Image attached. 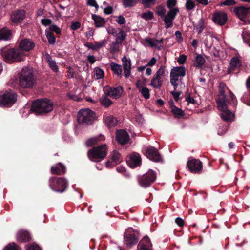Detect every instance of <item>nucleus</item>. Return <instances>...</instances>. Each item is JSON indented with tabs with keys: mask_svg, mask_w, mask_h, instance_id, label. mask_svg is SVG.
<instances>
[{
	"mask_svg": "<svg viewBox=\"0 0 250 250\" xmlns=\"http://www.w3.org/2000/svg\"><path fill=\"white\" fill-rule=\"evenodd\" d=\"M25 17V12L23 10H16L12 13L11 20L12 23L18 24L21 23Z\"/></svg>",
	"mask_w": 250,
	"mask_h": 250,
	"instance_id": "16",
	"label": "nucleus"
},
{
	"mask_svg": "<svg viewBox=\"0 0 250 250\" xmlns=\"http://www.w3.org/2000/svg\"><path fill=\"white\" fill-rule=\"evenodd\" d=\"M48 183L50 188L57 192H64L68 186L67 181L63 177H51Z\"/></svg>",
	"mask_w": 250,
	"mask_h": 250,
	"instance_id": "5",
	"label": "nucleus"
},
{
	"mask_svg": "<svg viewBox=\"0 0 250 250\" xmlns=\"http://www.w3.org/2000/svg\"><path fill=\"white\" fill-rule=\"evenodd\" d=\"M20 81L19 79H10L8 85L12 88L20 89Z\"/></svg>",
	"mask_w": 250,
	"mask_h": 250,
	"instance_id": "44",
	"label": "nucleus"
},
{
	"mask_svg": "<svg viewBox=\"0 0 250 250\" xmlns=\"http://www.w3.org/2000/svg\"><path fill=\"white\" fill-rule=\"evenodd\" d=\"M242 37L244 42L250 46V35L246 32H244L242 33Z\"/></svg>",
	"mask_w": 250,
	"mask_h": 250,
	"instance_id": "61",
	"label": "nucleus"
},
{
	"mask_svg": "<svg viewBox=\"0 0 250 250\" xmlns=\"http://www.w3.org/2000/svg\"><path fill=\"white\" fill-rule=\"evenodd\" d=\"M227 15L224 12H216L213 15L212 20L214 22L219 25H224L227 21Z\"/></svg>",
	"mask_w": 250,
	"mask_h": 250,
	"instance_id": "15",
	"label": "nucleus"
},
{
	"mask_svg": "<svg viewBox=\"0 0 250 250\" xmlns=\"http://www.w3.org/2000/svg\"><path fill=\"white\" fill-rule=\"evenodd\" d=\"M110 66L113 72L117 74V76L121 75L122 72V66L121 65L118 64L114 62H112L110 64Z\"/></svg>",
	"mask_w": 250,
	"mask_h": 250,
	"instance_id": "38",
	"label": "nucleus"
},
{
	"mask_svg": "<svg viewBox=\"0 0 250 250\" xmlns=\"http://www.w3.org/2000/svg\"><path fill=\"white\" fill-rule=\"evenodd\" d=\"M104 138L103 136H100L99 138L94 137L89 139L86 141V146L87 147H91L96 145L99 140H102Z\"/></svg>",
	"mask_w": 250,
	"mask_h": 250,
	"instance_id": "37",
	"label": "nucleus"
},
{
	"mask_svg": "<svg viewBox=\"0 0 250 250\" xmlns=\"http://www.w3.org/2000/svg\"><path fill=\"white\" fill-rule=\"evenodd\" d=\"M156 3V0H142V4L146 8H149Z\"/></svg>",
	"mask_w": 250,
	"mask_h": 250,
	"instance_id": "46",
	"label": "nucleus"
},
{
	"mask_svg": "<svg viewBox=\"0 0 250 250\" xmlns=\"http://www.w3.org/2000/svg\"><path fill=\"white\" fill-rule=\"evenodd\" d=\"M187 167L189 170L193 173L200 174L202 171V162L197 159L190 157L187 163Z\"/></svg>",
	"mask_w": 250,
	"mask_h": 250,
	"instance_id": "10",
	"label": "nucleus"
},
{
	"mask_svg": "<svg viewBox=\"0 0 250 250\" xmlns=\"http://www.w3.org/2000/svg\"><path fill=\"white\" fill-rule=\"evenodd\" d=\"M51 172L52 174L62 175L66 172V167L62 163H59L51 167Z\"/></svg>",
	"mask_w": 250,
	"mask_h": 250,
	"instance_id": "25",
	"label": "nucleus"
},
{
	"mask_svg": "<svg viewBox=\"0 0 250 250\" xmlns=\"http://www.w3.org/2000/svg\"><path fill=\"white\" fill-rule=\"evenodd\" d=\"M240 62L238 58H232L230 62V66L228 68L229 73H230L234 68L240 67Z\"/></svg>",
	"mask_w": 250,
	"mask_h": 250,
	"instance_id": "33",
	"label": "nucleus"
},
{
	"mask_svg": "<svg viewBox=\"0 0 250 250\" xmlns=\"http://www.w3.org/2000/svg\"><path fill=\"white\" fill-rule=\"evenodd\" d=\"M46 60L47 61L49 67L54 72H57L58 70V66L54 60H53L49 54H47L45 56Z\"/></svg>",
	"mask_w": 250,
	"mask_h": 250,
	"instance_id": "35",
	"label": "nucleus"
},
{
	"mask_svg": "<svg viewBox=\"0 0 250 250\" xmlns=\"http://www.w3.org/2000/svg\"><path fill=\"white\" fill-rule=\"evenodd\" d=\"M225 88L229 90L224 83H220L219 86V94L216 100L219 110L226 108L229 104L227 96L225 94Z\"/></svg>",
	"mask_w": 250,
	"mask_h": 250,
	"instance_id": "9",
	"label": "nucleus"
},
{
	"mask_svg": "<svg viewBox=\"0 0 250 250\" xmlns=\"http://www.w3.org/2000/svg\"><path fill=\"white\" fill-rule=\"evenodd\" d=\"M121 43L115 41V42H113L111 45H110V50L112 52L115 53L119 50L120 48V44H121Z\"/></svg>",
	"mask_w": 250,
	"mask_h": 250,
	"instance_id": "47",
	"label": "nucleus"
},
{
	"mask_svg": "<svg viewBox=\"0 0 250 250\" xmlns=\"http://www.w3.org/2000/svg\"><path fill=\"white\" fill-rule=\"evenodd\" d=\"M126 36V33L124 31L120 30L118 34H117V35L115 37V41L122 43V42L125 39Z\"/></svg>",
	"mask_w": 250,
	"mask_h": 250,
	"instance_id": "39",
	"label": "nucleus"
},
{
	"mask_svg": "<svg viewBox=\"0 0 250 250\" xmlns=\"http://www.w3.org/2000/svg\"><path fill=\"white\" fill-rule=\"evenodd\" d=\"M103 119L108 128L115 126L118 123L117 119L112 115L106 116L104 115Z\"/></svg>",
	"mask_w": 250,
	"mask_h": 250,
	"instance_id": "26",
	"label": "nucleus"
},
{
	"mask_svg": "<svg viewBox=\"0 0 250 250\" xmlns=\"http://www.w3.org/2000/svg\"><path fill=\"white\" fill-rule=\"evenodd\" d=\"M205 62V60L204 57L201 55H198L196 58V65L198 66H201L203 65Z\"/></svg>",
	"mask_w": 250,
	"mask_h": 250,
	"instance_id": "54",
	"label": "nucleus"
},
{
	"mask_svg": "<svg viewBox=\"0 0 250 250\" xmlns=\"http://www.w3.org/2000/svg\"><path fill=\"white\" fill-rule=\"evenodd\" d=\"M123 62V66L124 70V76L125 77H128L130 74L131 70V60L126 56H124L122 59Z\"/></svg>",
	"mask_w": 250,
	"mask_h": 250,
	"instance_id": "24",
	"label": "nucleus"
},
{
	"mask_svg": "<svg viewBox=\"0 0 250 250\" xmlns=\"http://www.w3.org/2000/svg\"><path fill=\"white\" fill-rule=\"evenodd\" d=\"M195 3L192 0H187L185 3V8L187 10H192L195 7Z\"/></svg>",
	"mask_w": 250,
	"mask_h": 250,
	"instance_id": "48",
	"label": "nucleus"
},
{
	"mask_svg": "<svg viewBox=\"0 0 250 250\" xmlns=\"http://www.w3.org/2000/svg\"><path fill=\"white\" fill-rule=\"evenodd\" d=\"M177 4V0H167V6L169 10L173 9Z\"/></svg>",
	"mask_w": 250,
	"mask_h": 250,
	"instance_id": "59",
	"label": "nucleus"
},
{
	"mask_svg": "<svg viewBox=\"0 0 250 250\" xmlns=\"http://www.w3.org/2000/svg\"><path fill=\"white\" fill-rule=\"evenodd\" d=\"M86 3L90 6L94 7L96 11L98 10L99 6L97 3L96 0H86Z\"/></svg>",
	"mask_w": 250,
	"mask_h": 250,
	"instance_id": "60",
	"label": "nucleus"
},
{
	"mask_svg": "<svg viewBox=\"0 0 250 250\" xmlns=\"http://www.w3.org/2000/svg\"><path fill=\"white\" fill-rule=\"evenodd\" d=\"M156 12L163 19L165 23V28L168 29L173 26V20L179 12V9L176 7L173 9L169 10L167 14H166V8L162 5H159L156 7Z\"/></svg>",
	"mask_w": 250,
	"mask_h": 250,
	"instance_id": "2",
	"label": "nucleus"
},
{
	"mask_svg": "<svg viewBox=\"0 0 250 250\" xmlns=\"http://www.w3.org/2000/svg\"><path fill=\"white\" fill-rule=\"evenodd\" d=\"M116 139L120 144L125 145L128 142L129 136L126 131L121 129L117 130Z\"/></svg>",
	"mask_w": 250,
	"mask_h": 250,
	"instance_id": "18",
	"label": "nucleus"
},
{
	"mask_svg": "<svg viewBox=\"0 0 250 250\" xmlns=\"http://www.w3.org/2000/svg\"><path fill=\"white\" fill-rule=\"evenodd\" d=\"M17 77L18 78H32L35 76L32 67H25L18 71Z\"/></svg>",
	"mask_w": 250,
	"mask_h": 250,
	"instance_id": "22",
	"label": "nucleus"
},
{
	"mask_svg": "<svg viewBox=\"0 0 250 250\" xmlns=\"http://www.w3.org/2000/svg\"><path fill=\"white\" fill-rule=\"evenodd\" d=\"M26 250H41L40 246L35 243L28 244L25 246Z\"/></svg>",
	"mask_w": 250,
	"mask_h": 250,
	"instance_id": "56",
	"label": "nucleus"
},
{
	"mask_svg": "<svg viewBox=\"0 0 250 250\" xmlns=\"http://www.w3.org/2000/svg\"><path fill=\"white\" fill-rule=\"evenodd\" d=\"M92 18L94 21L96 27H100L104 25L105 21L104 18L95 14L92 15Z\"/></svg>",
	"mask_w": 250,
	"mask_h": 250,
	"instance_id": "31",
	"label": "nucleus"
},
{
	"mask_svg": "<svg viewBox=\"0 0 250 250\" xmlns=\"http://www.w3.org/2000/svg\"><path fill=\"white\" fill-rule=\"evenodd\" d=\"M234 11L240 20L246 23L249 21V20L247 18V16L248 14H250V7H245L244 6L236 7L234 8Z\"/></svg>",
	"mask_w": 250,
	"mask_h": 250,
	"instance_id": "14",
	"label": "nucleus"
},
{
	"mask_svg": "<svg viewBox=\"0 0 250 250\" xmlns=\"http://www.w3.org/2000/svg\"><path fill=\"white\" fill-rule=\"evenodd\" d=\"M137 2V0H123L122 3L125 8H127L134 6Z\"/></svg>",
	"mask_w": 250,
	"mask_h": 250,
	"instance_id": "43",
	"label": "nucleus"
},
{
	"mask_svg": "<svg viewBox=\"0 0 250 250\" xmlns=\"http://www.w3.org/2000/svg\"><path fill=\"white\" fill-rule=\"evenodd\" d=\"M95 119V113L88 108L81 109L78 112V122L80 124L92 125Z\"/></svg>",
	"mask_w": 250,
	"mask_h": 250,
	"instance_id": "6",
	"label": "nucleus"
},
{
	"mask_svg": "<svg viewBox=\"0 0 250 250\" xmlns=\"http://www.w3.org/2000/svg\"><path fill=\"white\" fill-rule=\"evenodd\" d=\"M152 246L149 238L146 236L139 242L137 248L139 250H151Z\"/></svg>",
	"mask_w": 250,
	"mask_h": 250,
	"instance_id": "23",
	"label": "nucleus"
},
{
	"mask_svg": "<svg viewBox=\"0 0 250 250\" xmlns=\"http://www.w3.org/2000/svg\"><path fill=\"white\" fill-rule=\"evenodd\" d=\"M17 240L20 243H26L31 241L32 237L28 231L21 230L17 233Z\"/></svg>",
	"mask_w": 250,
	"mask_h": 250,
	"instance_id": "21",
	"label": "nucleus"
},
{
	"mask_svg": "<svg viewBox=\"0 0 250 250\" xmlns=\"http://www.w3.org/2000/svg\"><path fill=\"white\" fill-rule=\"evenodd\" d=\"M185 75V69L183 67H177L173 68L170 73L172 78L184 77Z\"/></svg>",
	"mask_w": 250,
	"mask_h": 250,
	"instance_id": "28",
	"label": "nucleus"
},
{
	"mask_svg": "<svg viewBox=\"0 0 250 250\" xmlns=\"http://www.w3.org/2000/svg\"><path fill=\"white\" fill-rule=\"evenodd\" d=\"M3 250H21L18 245L13 242L9 243L4 249Z\"/></svg>",
	"mask_w": 250,
	"mask_h": 250,
	"instance_id": "51",
	"label": "nucleus"
},
{
	"mask_svg": "<svg viewBox=\"0 0 250 250\" xmlns=\"http://www.w3.org/2000/svg\"><path fill=\"white\" fill-rule=\"evenodd\" d=\"M236 4V2L234 0H226L222 1L220 3V6H232Z\"/></svg>",
	"mask_w": 250,
	"mask_h": 250,
	"instance_id": "58",
	"label": "nucleus"
},
{
	"mask_svg": "<svg viewBox=\"0 0 250 250\" xmlns=\"http://www.w3.org/2000/svg\"><path fill=\"white\" fill-rule=\"evenodd\" d=\"M170 83L175 91H181V89L185 87V84L182 83L181 79H170Z\"/></svg>",
	"mask_w": 250,
	"mask_h": 250,
	"instance_id": "29",
	"label": "nucleus"
},
{
	"mask_svg": "<svg viewBox=\"0 0 250 250\" xmlns=\"http://www.w3.org/2000/svg\"><path fill=\"white\" fill-rule=\"evenodd\" d=\"M12 38L11 32L6 28L0 30V40H8Z\"/></svg>",
	"mask_w": 250,
	"mask_h": 250,
	"instance_id": "30",
	"label": "nucleus"
},
{
	"mask_svg": "<svg viewBox=\"0 0 250 250\" xmlns=\"http://www.w3.org/2000/svg\"><path fill=\"white\" fill-rule=\"evenodd\" d=\"M241 101L248 106H250V97L248 94L244 93L241 99Z\"/></svg>",
	"mask_w": 250,
	"mask_h": 250,
	"instance_id": "55",
	"label": "nucleus"
},
{
	"mask_svg": "<svg viewBox=\"0 0 250 250\" xmlns=\"http://www.w3.org/2000/svg\"><path fill=\"white\" fill-rule=\"evenodd\" d=\"M126 163L131 168L139 167L142 163L140 155L137 152H133L126 158Z\"/></svg>",
	"mask_w": 250,
	"mask_h": 250,
	"instance_id": "13",
	"label": "nucleus"
},
{
	"mask_svg": "<svg viewBox=\"0 0 250 250\" xmlns=\"http://www.w3.org/2000/svg\"><path fill=\"white\" fill-rule=\"evenodd\" d=\"M111 155V160L116 163V164L120 163L122 161L121 155L117 150L113 151Z\"/></svg>",
	"mask_w": 250,
	"mask_h": 250,
	"instance_id": "41",
	"label": "nucleus"
},
{
	"mask_svg": "<svg viewBox=\"0 0 250 250\" xmlns=\"http://www.w3.org/2000/svg\"><path fill=\"white\" fill-rule=\"evenodd\" d=\"M116 21L120 25L124 24L126 22V20L125 18L122 15H120L119 17H118Z\"/></svg>",
	"mask_w": 250,
	"mask_h": 250,
	"instance_id": "64",
	"label": "nucleus"
},
{
	"mask_svg": "<svg viewBox=\"0 0 250 250\" xmlns=\"http://www.w3.org/2000/svg\"><path fill=\"white\" fill-rule=\"evenodd\" d=\"M125 244L128 247L136 245L138 241V238L132 229L126 230L124 234Z\"/></svg>",
	"mask_w": 250,
	"mask_h": 250,
	"instance_id": "11",
	"label": "nucleus"
},
{
	"mask_svg": "<svg viewBox=\"0 0 250 250\" xmlns=\"http://www.w3.org/2000/svg\"><path fill=\"white\" fill-rule=\"evenodd\" d=\"M52 32H54L56 34H60L61 33V29L58 27L56 25H52L49 27V30H48Z\"/></svg>",
	"mask_w": 250,
	"mask_h": 250,
	"instance_id": "62",
	"label": "nucleus"
},
{
	"mask_svg": "<svg viewBox=\"0 0 250 250\" xmlns=\"http://www.w3.org/2000/svg\"><path fill=\"white\" fill-rule=\"evenodd\" d=\"M156 173L155 171L149 169L145 174L139 176L137 181L139 185L144 188H146L151 185L156 179Z\"/></svg>",
	"mask_w": 250,
	"mask_h": 250,
	"instance_id": "8",
	"label": "nucleus"
},
{
	"mask_svg": "<svg viewBox=\"0 0 250 250\" xmlns=\"http://www.w3.org/2000/svg\"><path fill=\"white\" fill-rule=\"evenodd\" d=\"M145 41L148 43V44L152 48H155L158 50H162L163 47L164 40L161 39L158 40L156 39H152L149 37H146L145 39Z\"/></svg>",
	"mask_w": 250,
	"mask_h": 250,
	"instance_id": "19",
	"label": "nucleus"
},
{
	"mask_svg": "<svg viewBox=\"0 0 250 250\" xmlns=\"http://www.w3.org/2000/svg\"><path fill=\"white\" fill-rule=\"evenodd\" d=\"M36 79H19L20 89L22 88H31L36 83Z\"/></svg>",
	"mask_w": 250,
	"mask_h": 250,
	"instance_id": "27",
	"label": "nucleus"
},
{
	"mask_svg": "<svg viewBox=\"0 0 250 250\" xmlns=\"http://www.w3.org/2000/svg\"><path fill=\"white\" fill-rule=\"evenodd\" d=\"M53 103L48 99H40L34 100L31 110L38 114H46L50 112L53 109Z\"/></svg>",
	"mask_w": 250,
	"mask_h": 250,
	"instance_id": "1",
	"label": "nucleus"
},
{
	"mask_svg": "<svg viewBox=\"0 0 250 250\" xmlns=\"http://www.w3.org/2000/svg\"><path fill=\"white\" fill-rule=\"evenodd\" d=\"M35 47V44L32 41L28 39H24L21 41L19 44V49L22 52L24 51H29Z\"/></svg>",
	"mask_w": 250,
	"mask_h": 250,
	"instance_id": "20",
	"label": "nucleus"
},
{
	"mask_svg": "<svg viewBox=\"0 0 250 250\" xmlns=\"http://www.w3.org/2000/svg\"><path fill=\"white\" fill-rule=\"evenodd\" d=\"M1 54L6 62L11 63L22 60L24 52L19 48H3L1 50Z\"/></svg>",
	"mask_w": 250,
	"mask_h": 250,
	"instance_id": "3",
	"label": "nucleus"
},
{
	"mask_svg": "<svg viewBox=\"0 0 250 250\" xmlns=\"http://www.w3.org/2000/svg\"><path fill=\"white\" fill-rule=\"evenodd\" d=\"M45 35L50 44H54L56 42L55 38L53 34L48 30H45Z\"/></svg>",
	"mask_w": 250,
	"mask_h": 250,
	"instance_id": "42",
	"label": "nucleus"
},
{
	"mask_svg": "<svg viewBox=\"0 0 250 250\" xmlns=\"http://www.w3.org/2000/svg\"><path fill=\"white\" fill-rule=\"evenodd\" d=\"M171 112L175 118L179 119L185 115L184 111L176 106H173V108L171 109Z\"/></svg>",
	"mask_w": 250,
	"mask_h": 250,
	"instance_id": "34",
	"label": "nucleus"
},
{
	"mask_svg": "<svg viewBox=\"0 0 250 250\" xmlns=\"http://www.w3.org/2000/svg\"><path fill=\"white\" fill-rule=\"evenodd\" d=\"M162 79H151V84L154 88H159L162 84Z\"/></svg>",
	"mask_w": 250,
	"mask_h": 250,
	"instance_id": "52",
	"label": "nucleus"
},
{
	"mask_svg": "<svg viewBox=\"0 0 250 250\" xmlns=\"http://www.w3.org/2000/svg\"><path fill=\"white\" fill-rule=\"evenodd\" d=\"M138 90L146 99H148L150 98V91L148 88L143 87Z\"/></svg>",
	"mask_w": 250,
	"mask_h": 250,
	"instance_id": "45",
	"label": "nucleus"
},
{
	"mask_svg": "<svg viewBox=\"0 0 250 250\" xmlns=\"http://www.w3.org/2000/svg\"><path fill=\"white\" fill-rule=\"evenodd\" d=\"M146 79H138L136 83V86L138 90H139L143 87H146Z\"/></svg>",
	"mask_w": 250,
	"mask_h": 250,
	"instance_id": "49",
	"label": "nucleus"
},
{
	"mask_svg": "<svg viewBox=\"0 0 250 250\" xmlns=\"http://www.w3.org/2000/svg\"><path fill=\"white\" fill-rule=\"evenodd\" d=\"M228 107L223 110H220L221 111H223V112L221 113V118L225 121H231L233 114L231 111L228 110H225V109H226Z\"/></svg>",
	"mask_w": 250,
	"mask_h": 250,
	"instance_id": "32",
	"label": "nucleus"
},
{
	"mask_svg": "<svg viewBox=\"0 0 250 250\" xmlns=\"http://www.w3.org/2000/svg\"><path fill=\"white\" fill-rule=\"evenodd\" d=\"M17 100V94L11 89L6 91L0 96V106L3 107H10Z\"/></svg>",
	"mask_w": 250,
	"mask_h": 250,
	"instance_id": "7",
	"label": "nucleus"
},
{
	"mask_svg": "<svg viewBox=\"0 0 250 250\" xmlns=\"http://www.w3.org/2000/svg\"><path fill=\"white\" fill-rule=\"evenodd\" d=\"M106 43H107V40L105 39H104L102 41H100L99 42H95L94 45H95L96 50L99 49L101 48V47L105 46Z\"/></svg>",
	"mask_w": 250,
	"mask_h": 250,
	"instance_id": "53",
	"label": "nucleus"
},
{
	"mask_svg": "<svg viewBox=\"0 0 250 250\" xmlns=\"http://www.w3.org/2000/svg\"><path fill=\"white\" fill-rule=\"evenodd\" d=\"M141 17L146 20H151L153 18V14L151 11L145 12L141 15Z\"/></svg>",
	"mask_w": 250,
	"mask_h": 250,
	"instance_id": "57",
	"label": "nucleus"
},
{
	"mask_svg": "<svg viewBox=\"0 0 250 250\" xmlns=\"http://www.w3.org/2000/svg\"><path fill=\"white\" fill-rule=\"evenodd\" d=\"M109 96L106 94V92L105 94L101 97L100 99V102L101 104L106 107H109L111 105L113 102L108 98Z\"/></svg>",
	"mask_w": 250,
	"mask_h": 250,
	"instance_id": "36",
	"label": "nucleus"
},
{
	"mask_svg": "<svg viewBox=\"0 0 250 250\" xmlns=\"http://www.w3.org/2000/svg\"><path fill=\"white\" fill-rule=\"evenodd\" d=\"M144 154L147 158L154 162H159L162 161V157L158 150L153 146L147 147L145 150Z\"/></svg>",
	"mask_w": 250,
	"mask_h": 250,
	"instance_id": "12",
	"label": "nucleus"
},
{
	"mask_svg": "<svg viewBox=\"0 0 250 250\" xmlns=\"http://www.w3.org/2000/svg\"><path fill=\"white\" fill-rule=\"evenodd\" d=\"M205 27L204 20L201 18L198 21L197 25L194 27V29L197 31L198 34H200Z\"/></svg>",
	"mask_w": 250,
	"mask_h": 250,
	"instance_id": "40",
	"label": "nucleus"
},
{
	"mask_svg": "<svg viewBox=\"0 0 250 250\" xmlns=\"http://www.w3.org/2000/svg\"><path fill=\"white\" fill-rule=\"evenodd\" d=\"M94 76L96 78H103L104 77V72L103 70L99 67H96L94 70Z\"/></svg>",
	"mask_w": 250,
	"mask_h": 250,
	"instance_id": "50",
	"label": "nucleus"
},
{
	"mask_svg": "<svg viewBox=\"0 0 250 250\" xmlns=\"http://www.w3.org/2000/svg\"><path fill=\"white\" fill-rule=\"evenodd\" d=\"M123 92V87L120 86L117 87H109L106 92L110 98L118 99L122 96Z\"/></svg>",
	"mask_w": 250,
	"mask_h": 250,
	"instance_id": "17",
	"label": "nucleus"
},
{
	"mask_svg": "<svg viewBox=\"0 0 250 250\" xmlns=\"http://www.w3.org/2000/svg\"><path fill=\"white\" fill-rule=\"evenodd\" d=\"M107 154V146L104 144L89 149L87 152V156L91 161L98 162L105 158Z\"/></svg>",
	"mask_w": 250,
	"mask_h": 250,
	"instance_id": "4",
	"label": "nucleus"
},
{
	"mask_svg": "<svg viewBox=\"0 0 250 250\" xmlns=\"http://www.w3.org/2000/svg\"><path fill=\"white\" fill-rule=\"evenodd\" d=\"M116 169L119 173L123 174L125 176H128V174L126 172V169L124 167L119 166L116 168Z\"/></svg>",
	"mask_w": 250,
	"mask_h": 250,
	"instance_id": "63",
	"label": "nucleus"
}]
</instances>
